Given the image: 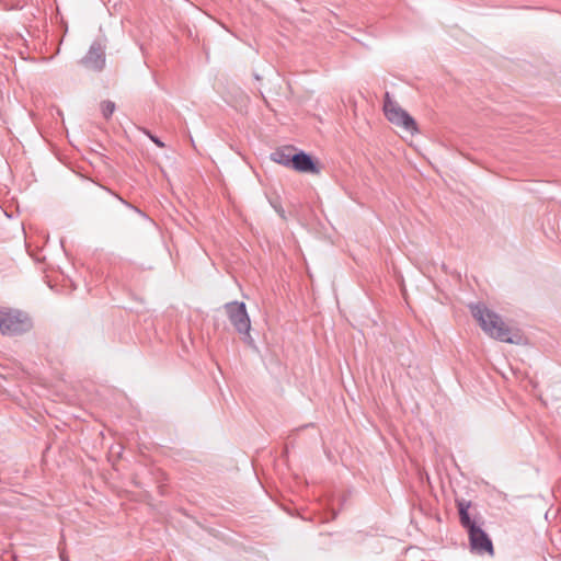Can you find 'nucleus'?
Instances as JSON below:
<instances>
[{"instance_id": "9b49d317", "label": "nucleus", "mask_w": 561, "mask_h": 561, "mask_svg": "<svg viewBox=\"0 0 561 561\" xmlns=\"http://www.w3.org/2000/svg\"><path fill=\"white\" fill-rule=\"evenodd\" d=\"M150 139L159 147H164V144L157 137L150 135Z\"/></svg>"}, {"instance_id": "9d476101", "label": "nucleus", "mask_w": 561, "mask_h": 561, "mask_svg": "<svg viewBox=\"0 0 561 561\" xmlns=\"http://www.w3.org/2000/svg\"><path fill=\"white\" fill-rule=\"evenodd\" d=\"M115 108H116L115 103L112 101L107 100V101H103L101 103V111H102L103 117L106 119L112 116Z\"/></svg>"}, {"instance_id": "39448f33", "label": "nucleus", "mask_w": 561, "mask_h": 561, "mask_svg": "<svg viewBox=\"0 0 561 561\" xmlns=\"http://www.w3.org/2000/svg\"><path fill=\"white\" fill-rule=\"evenodd\" d=\"M469 534V542L471 551L477 554L488 553L489 556L494 554V548L492 540L488 534L479 526H471Z\"/></svg>"}, {"instance_id": "7ed1b4c3", "label": "nucleus", "mask_w": 561, "mask_h": 561, "mask_svg": "<svg viewBox=\"0 0 561 561\" xmlns=\"http://www.w3.org/2000/svg\"><path fill=\"white\" fill-rule=\"evenodd\" d=\"M224 308L229 321L238 331V333L244 335V342L248 344H253V339L250 334L251 321L247 312L245 305L239 301H231L225 304Z\"/></svg>"}, {"instance_id": "423d86ee", "label": "nucleus", "mask_w": 561, "mask_h": 561, "mask_svg": "<svg viewBox=\"0 0 561 561\" xmlns=\"http://www.w3.org/2000/svg\"><path fill=\"white\" fill-rule=\"evenodd\" d=\"M80 62L87 69L101 71L105 66L104 47L100 43H93Z\"/></svg>"}, {"instance_id": "0eeeda50", "label": "nucleus", "mask_w": 561, "mask_h": 561, "mask_svg": "<svg viewBox=\"0 0 561 561\" xmlns=\"http://www.w3.org/2000/svg\"><path fill=\"white\" fill-rule=\"evenodd\" d=\"M290 160L291 167L298 172L319 173L317 164L311 157L305 152L295 153Z\"/></svg>"}, {"instance_id": "20e7f679", "label": "nucleus", "mask_w": 561, "mask_h": 561, "mask_svg": "<svg viewBox=\"0 0 561 561\" xmlns=\"http://www.w3.org/2000/svg\"><path fill=\"white\" fill-rule=\"evenodd\" d=\"M383 111L390 123L402 127L410 134H414L417 130L416 123L413 117L410 116L408 112L400 107L396 102H393L390 99L388 92L385 95Z\"/></svg>"}, {"instance_id": "f8f14e48", "label": "nucleus", "mask_w": 561, "mask_h": 561, "mask_svg": "<svg viewBox=\"0 0 561 561\" xmlns=\"http://www.w3.org/2000/svg\"><path fill=\"white\" fill-rule=\"evenodd\" d=\"M62 561H67V560L62 559Z\"/></svg>"}, {"instance_id": "1a4fd4ad", "label": "nucleus", "mask_w": 561, "mask_h": 561, "mask_svg": "<svg viewBox=\"0 0 561 561\" xmlns=\"http://www.w3.org/2000/svg\"><path fill=\"white\" fill-rule=\"evenodd\" d=\"M469 506H470V503H466V502L458 503L460 523L468 531L470 530L471 526H477L476 523L472 522L469 516V512H468Z\"/></svg>"}, {"instance_id": "6e6552de", "label": "nucleus", "mask_w": 561, "mask_h": 561, "mask_svg": "<svg viewBox=\"0 0 561 561\" xmlns=\"http://www.w3.org/2000/svg\"><path fill=\"white\" fill-rule=\"evenodd\" d=\"M294 154H291L290 149H277L271 154V159L282 165L289 167L291 165V160Z\"/></svg>"}, {"instance_id": "f257e3e1", "label": "nucleus", "mask_w": 561, "mask_h": 561, "mask_svg": "<svg viewBox=\"0 0 561 561\" xmlns=\"http://www.w3.org/2000/svg\"><path fill=\"white\" fill-rule=\"evenodd\" d=\"M470 309L473 318L489 336L501 342L517 343L511 334V329L497 313L482 304L472 305Z\"/></svg>"}, {"instance_id": "f03ea898", "label": "nucleus", "mask_w": 561, "mask_h": 561, "mask_svg": "<svg viewBox=\"0 0 561 561\" xmlns=\"http://www.w3.org/2000/svg\"><path fill=\"white\" fill-rule=\"evenodd\" d=\"M32 329L30 317L19 310L0 309V331L2 334L16 335Z\"/></svg>"}]
</instances>
